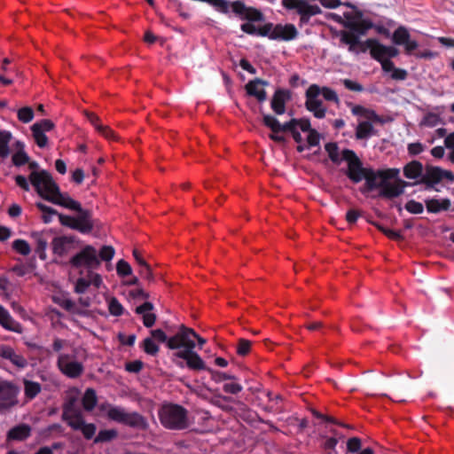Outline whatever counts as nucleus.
Here are the masks:
<instances>
[{
  "mask_svg": "<svg viewBox=\"0 0 454 454\" xmlns=\"http://www.w3.org/2000/svg\"><path fill=\"white\" fill-rule=\"evenodd\" d=\"M343 159L348 164L345 175L354 184L360 183L363 179L365 183L361 188L362 193H366L378 189L376 183L389 182V180L397 178L399 175L398 168H387L374 170L372 168H364L362 160L356 153L350 149H344Z\"/></svg>",
  "mask_w": 454,
  "mask_h": 454,
  "instance_id": "1",
  "label": "nucleus"
},
{
  "mask_svg": "<svg viewBox=\"0 0 454 454\" xmlns=\"http://www.w3.org/2000/svg\"><path fill=\"white\" fill-rule=\"evenodd\" d=\"M72 269L76 270L79 275L75 285L74 292L83 294L93 285L99 288L102 285L101 276L95 272L100 266V260L98 250L90 245L84 246L78 253L69 260Z\"/></svg>",
  "mask_w": 454,
  "mask_h": 454,
  "instance_id": "2",
  "label": "nucleus"
},
{
  "mask_svg": "<svg viewBox=\"0 0 454 454\" xmlns=\"http://www.w3.org/2000/svg\"><path fill=\"white\" fill-rule=\"evenodd\" d=\"M191 336H196V333L192 329L180 325L178 332L168 340V348L170 349H183L178 350L174 354L173 361L180 368L184 367L183 361H177L176 358L185 361V365L192 371L207 370L205 362L202 358L193 351L195 342L191 339Z\"/></svg>",
  "mask_w": 454,
  "mask_h": 454,
  "instance_id": "3",
  "label": "nucleus"
},
{
  "mask_svg": "<svg viewBox=\"0 0 454 454\" xmlns=\"http://www.w3.org/2000/svg\"><path fill=\"white\" fill-rule=\"evenodd\" d=\"M263 123L270 128L273 133L289 131L295 142L298 144L297 150L301 153L309 150L312 145V129L309 119H292L285 124L270 114L263 115Z\"/></svg>",
  "mask_w": 454,
  "mask_h": 454,
  "instance_id": "4",
  "label": "nucleus"
},
{
  "mask_svg": "<svg viewBox=\"0 0 454 454\" xmlns=\"http://www.w3.org/2000/svg\"><path fill=\"white\" fill-rule=\"evenodd\" d=\"M336 424L337 421L332 416L314 406V428L317 427L318 432L319 447L326 454H331L332 451H334L338 443V439L336 438L337 432L333 428Z\"/></svg>",
  "mask_w": 454,
  "mask_h": 454,
  "instance_id": "5",
  "label": "nucleus"
},
{
  "mask_svg": "<svg viewBox=\"0 0 454 454\" xmlns=\"http://www.w3.org/2000/svg\"><path fill=\"white\" fill-rule=\"evenodd\" d=\"M27 163L28 168L31 170L29 181L38 195L48 201L49 198H56L61 192L51 174L46 170H39V165L35 161Z\"/></svg>",
  "mask_w": 454,
  "mask_h": 454,
  "instance_id": "6",
  "label": "nucleus"
},
{
  "mask_svg": "<svg viewBox=\"0 0 454 454\" xmlns=\"http://www.w3.org/2000/svg\"><path fill=\"white\" fill-rule=\"evenodd\" d=\"M161 425L169 430H184L189 427L188 411L181 405L168 403L159 410Z\"/></svg>",
  "mask_w": 454,
  "mask_h": 454,
  "instance_id": "7",
  "label": "nucleus"
},
{
  "mask_svg": "<svg viewBox=\"0 0 454 454\" xmlns=\"http://www.w3.org/2000/svg\"><path fill=\"white\" fill-rule=\"evenodd\" d=\"M49 201L64 207L66 208L77 211L79 215L75 217V230L82 233H89L93 229L91 214L89 210L82 208L81 204L73 200L67 193L60 192L56 198H49Z\"/></svg>",
  "mask_w": 454,
  "mask_h": 454,
  "instance_id": "8",
  "label": "nucleus"
},
{
  "mask_svg": "<svg viewBox=\"0 0 454 454\" xmlns=\"http://www.w3.org/2000/svg\"><path fill=\"white\" fill-rule=\"evenodd\" d=\"M99 409L106 411L108 419L115 422L141 430L148 427L146 419L138 412H127L124 408L109 403H102Z\"/></svg>",
  "mask_w": 454,
  "mask_h": 454,
  "instance_id": "9",
  "label": "nucleus"
},
{
  "mask_svg": "<svg viewBox=\"0 0 454 454\" xmlns=\"http://www.w3.org/2000/svg\"><path fill=\"white\" fill-rule=\"evenodd\" d=\"M447 179L450 182H454V175L450 170L442 169L440 167L427 166L426 172L416 184H424L427 190L434 189V186L439 184L442 180Z\"/></svg>",
  "mask_w": 454,
  "mask_h": 454,
  "instance_id": "10",
  "label": "nucleus"
},
{
  "mask_svg": "<svg viewBox=\"0 0 454 454\" xmlns=\"http://www.w3.org/2000/svg\"><path fill=\"white\" fill-rule=\"evenodd\" d=\"M346 22L344 27L354 33L360 35H365L367 31L374 27V24L370 20H362L363 12L356 10L355 12H346L343 13Z\"/></svg>",
  "mask_w": 454,
  "mask_h": 454,
  "instance_id": "11",
  "label": "nucleus"
},
{
  "mask_svg": "<svg viewBox=\"0 0 454 454\" xmlns=\"http://www.w3.org/2000/svg\"><path fill=\"white\" fill-rule=\"evenodd\" d=\"M59 370L70 379L79 378L84 372V366L78 361L70 359L69 355L60 354L57 361Z\"/></svg>",
  "mask_w": 454,
  "mask_h": 454,
  "instance_id": "12",
  "label": "nucleus"
},
{
  "mask_svg": "<svg viewBox=\"0 0 454 454\" xmlns=\"http://www.w3.org/2000/svg\"><path fill=\"white\" fill-rule=\"evenodd\" d=\"M376 184L380 188L378 196L389 200L399 197L404 192L405 187L411 185L410 183L402 179H397L395 183L385 182L376 183Z\"/></svg>",
  "mask_w": 454,
  "mask_h": 454,
  "instance_id": "13",
  "label": "nucleus"
},
{
  "mask_svg": "<svg viewBox=\"0 0 454 454\" xmlns=\"http://www.w3.org/2000/svg\"><path fill=\"white\" fill-rule=\"evenodd\" d=\"M54 127V123L49 119L41 120L31 126L32 136L40 148L47 146L48 137L45 132L52 130Z\"/></svg>",
  "mask_w": 454,
  "mask_h": 454,
  "instance_id": "14",
  "label": "nucleus"
},
{
  "mask_svg": "<svg viewBox=\"0 0 454 454\" xmlns=\"http://www.w3.org/2000/svg\"><path fill=\"white\" fill-rule=\"evenodd\" d=\"M75 242L74 236L56 237L51 241L52 252L59 257L66 256L75 248Z\"/></svg>",
  "mask_w": 454,
  "mask_h": 454,
  "instance_id": "15",
  "label": "nucleus"
},
{
  "mask_svg": "<svg viewBox=\"0 0 454 454\" xmlns=\"http://www.w3.org/2000/svg\"><path fill=\"white\" fill-rule=\"evenodd\" d=\"M19 388L12 383L0 381V407L9 408L17 403Z\"/></svg>",
  "mask_w": 454,
  "mask_h": 454,
  "instance_id": "16",
  "label": "nucleus"
},
{
  "mask_svg": "<svg viewBox=\"0 0 454 454\" xmlns=\"http://www.w3.org/2000/svg\"><path fill=\"white\" fill-rule=\"evenodd\" d=\"M310 0H282V4L288 10H295L301 15V22H308L312 15Z\"/></svg>",
  "mask_w": 454,
  "mask_h": 454,
  "instance_id": "17",
  "label": "nucleus"
},
{
  "mask_svg": "<svg viewBox=\"0 0 454 454\" xmlns=\"http://www.w3.org/2000/svg\"><path fill=\"white\" fill-rule=\"evenodd\" d=\"M232 12L241 16L249 21H262L264 20L263 14L257 9L253 7H247L241 1H235L231 4Z\"/></svg>",
  "mask_w": 454,
  "mask_h": 454,
  "instance_id": "18",
  "label": "nucleus"
},
{
  "mask_svg": "<svg viewBox=\"0 0 454 454\" xmlns=\"http://www.w3.org/2000/svg\"><path fill=\"white\" fill-rule=\"evenodd\" d=\"M364 47L361 49V51L365 52L368 49L372 59L378 62L387 59L386 58V45L380 43L377 39L369 38L364 42Z\"/></svg>",
  "mask_w": 454,
  "mask_h": 454,
  "instance_id": "19",
  "label": "nucleus"
},
{
  "mask_svg": "<svg viewBox=\"0 0 454 454\" xmlns=\"http://www.w3.org/2000/svg\"><path fill=\"white\" fill-rule=\"evenodd\" d=\"M268 85V82L256 78L246 84V90L248 95L255 97L258 101L262 102L266 99L267 94L264 87Z\"/></svg>",
  "mask_w": 454,
  "mask_h": 454,
  "instance_id": "20",
  "label": "nucleus"
},
{
  "mask_svg": "<svg viewBox=\"0 0 454 454\" xmlns=\"http://www.w3.org/2000/svg\"><path fill=\"white\" fill-rule=\"evenodd\" d=\"M297 35V30L292 24L281 25L278 24L274 27L273 35H271L272 40H284L289 41L295 38Z\"/></svg>",
  "mask_w": 454,
  "mask_h": 454,
  "instance_id": "21",
  "label": "nucleus"
},
{
  "mask_svg": "<svg viewBox=\"0 0 454 454\" xmlns=\"http://www.w3.org/2000/svg\"><path fill=\"white\" fill-rule=\"evenodd\" d=\"M290 99V94L286 90H277L271 98L270 106L277 114L286 112V102Z\"/></svg>",
  "mask_w": 454,
  "mask_h": 454,
  "instance_id": "22",
  "label": "nucleus"
},
{
  "mask_svg": "<svg viewBox=\"0 0 454 454\" xmlns=\"http://www.w3.org/2000/svg\"><path fill=\"white\" fill-rule=\"evenodd\" d=\"M154 306L150 301H145L142 305L136 308L135 311L137 314L141 315L143 317V324L145 327H152L157 319V317L152 311L153 310Z\"/></svg>",
  "mask_w": 454,
  "mask_h": 454,
  "instance_id": "23",
  "label": "nucleus"
},
{
  "mask_svg": "<svg viewBox=\"0 0 454 454\" xmlns=\"http://www.w3.org/2000/svg\"><path fill=\"white\" fill-rule=\"evenodd\" d=\"M0 356L10 360L15 366L24 368L27 366V359L20 354H17L12 348L5 345L0 346Z\"/></svg>",
  "mask_w": 454,
  "mask_h": 454,
  "instance_id": "24",
  "label": "nucleus"
},
{
  "mask_svg": "<svg viewBox=\"0 0 454 454\" xmlns=\"http://www.w3.org/2000/svg\"><path fill=\"white\" fill-rule=\"evenodd\" d=\"M425 205L428 213L438 214L442 211H448L450 208L451 202L448 198L442 200L432 198L427 199Z\"/></svg>",
  "mask_w": 454,
  "mask_h": 454,
  "instance_id": "25",
  "label": "nucleus"
},
{
  "mask_svg": "<svg viewBox=\"0 0 454 454\" xmlns=\"http://www.w3.org/2000/svg\"><path fill=\"white\" fill-rule=\"evenodd\" d=\"M340 43L348 45V51L352 52L356 51V46H359L360 50L364 47V42L360 41L358 35L349 29L340 32Z\"/></svg>",
  "mask_w": 454,
  "mask_h": 454,
  "instance_id": "26",
  "label": "nucleus"
},
{
  "mask_svg": "<svg viewBox=\"0 0 454 454\" xmlns=\"http://www.w3.org/2000/svg\"><path fill=\"white\" fill-rule=\"evenodd\" d=\"M348 106L351 107V113L354 115L363 116L374 122H383L381 117L374 110L365 108L360 105H353L352 103H348Z\"/></svg>",
  "mask_w": 454,
  "mask_h": 454,
  "instance_id": "27",
  "label": "nucleus"
},
{
  "mask_svg": "<svg viewBox=\"0 0 454 454\" xmlns=\"http://www.w3.org/2000/svg\"><path fill=\"white\" fill-rule=\"evenodd\" d=\"M423 175V165L418 160H412L403 167V176L406 178L416 179Z\"/></svg>",
  "mask_w": 454,
  "mask_h": 454,
  "instance_id": "28",
  "label": "nucleus"
},
{
  "mask_svg": "<svg viewBox=\"0 0 454 454\" xmlns=\"http://www.w3.org/2000/svg\"><path fill=\"white\" fill-rule=\"evenodd\" d=\"M31 428L28 425L22 424L12 428L7 434L8 439L23 441L30 435Z\"/></svg>",
  "mask_w": 454,
  "mask_h": 454,
  "instance_id": "29",
  "label": "nucleus"
},
{
  "mask_svg": "<svg viewBox=\"0 0 454 454\" xmlns=\"http://www.w3.org/2000/svg\"><path fill=\"white\" fill-rule=\"evenodd\" d=\"M325 149L333 163L340 165L342 160H345L343 159V151L340 154L339 146L336 143L330 142L325 144Z\"/></svg>",
  "mask_w": 454,
  "mask_h": 454,
  "instance_id": "30",
  "label": "nucleus"
},
{
  "mask_svg": "<svg viewBox=\"0 0 454 454\" xmlns=\"http://www.w3.org/2000/svg\"><path fill=\"white\" fill-rule=\"evenodd\" d=\"M373 126L370 121H361L356 129V138L358 140L367 139L373 134Z\"/></svg>",
  "mask_w": 454,
  "mask_h": 454,
  "instance_id": "31",
  "label": "nucleus"
},
{
  "mask_svg": "<svg viewBox=\"0 0 454 454\" xmlns=\"http://www.w3.org/2000/svg\"><path fill=\"white\" fill-rule=\"evenodd\" d=\"M98 402L96 391L93 388H87L82 396V403L85 411H90L94 409Z\"/></svg>",
  "mask_w": 454,
  "mask_h": 454,
  "instance_id": "32",
  "label": "nucleus"
},
{
  "mask_svg": "<svg viewBox=\"0 0 454 454\" xmlns=\"http://www.w3.org/2000/svg\"><path fill=\"white\" fill-rule=\"evenodd\" d=\"M411 35L408 29L403 26H400L394 31L392 35V42L395 45H403L405 43H407Z\"/></svg>",
  "mask_w": 454,
  "mask_h": 454,
  "instance_id": "33",
  "label": "nucleus"
},
{
  "mask_svg": "<svg viewBox=\"0 0 454 454\" xmlns=\"http://www.w3.org/2000/svg\"><path fill=\"white\" fill-rule=\"evenodd\" d=\"M0 325L5 329L18 331L19 325L12 318L7 310L0 305Z\"/></svg>",
  "mask_w": 454,
  "mask_h": 454,
  "instance_id": "34",
  "label": "nucleus"
},
{
  "mask_svg": "<svg viewBox=\"0 0 454 454\" xmlns=\"http://www.w3.org/2000/svg\"><path fill=\"white\" fill-rule=\"evenodd\" d=\"M320 94V87L314 84V117L323 118L325 117L326 108L323 106V103L317 97Z\"/></svg>",
  "mask_w": 454,
  "mask_h": 454,
  "instance_id": "35",
  "label": "nucleus"
},
{
  "mask_svg": "<svg viewBox=\"0 0 454 454\" xmlns=\"http://www.w3.org/2000/svg\"><path fill=\"white\" fill-rule=\"evenodd\" d=\"M11 139V132L0 130V156L2 158H6L9 155V143Z\"/></svg>",
  "mask_w": 454,
  "mask_h": 454,
  "instance_id": "36",
  "label": "nucleus"
},
{
  "mask_svg": "<svg viewBox=\"0 0 454 454\" xmlns=\"http://www.w3.org/2000/svg\"><path fill=\"white\" fill-rule=\"evenodd\" d=\"M24 391L27 398L33 399L41 392V385L28 380H24Z\"/></svg>",
  "mask_w": 454,
  "mask_h": 454,
  "instance_id": "37",
  "label": "nucleus"
},
{
  "mask_svg": "<svg viewBox=\"0 0 454 454\" xmlns=\"http://www.w3.org/2000/svg\"><path fill=\"white\" fill-rule=\"evenodd\" d=\"M35 206L39 210L43 212L42 219L45 223H49L50 222H51L52 215H59L57 210L49 206L44 205L42 202H37Z\"/></svg>",
  "mask_w": 454,
  "mask_h": 454,
  "instance_id": "38",
  "label": "nucleus"
},
{
  "mask_svg": "<svg viewBox=\"0 0 454 454\" xmlns=\"http://www.w3.org/2000/svg\"><path fill=\"white\" fill-rule=\"evenodd\" d=\"M63 420L67 421V424L74 430H81L82 427L85 423L82 416V411L69 417L63 418Z\"/></svg>",
  "mask_w": 454,
  "mask_h": 454,
  "instance_id": "39",
  "label": "nucleus"
},
{
  "mask_svg": "<svg viewBox=\"0 0 454 454\" xmlns=\"http://www.w3.org/2000/svg\"><path fill=\"white\" fill-rule=\"evenodd\" d=\"M76 399L74 397L69 398L63 406L62 419L81 412V411L75 407Z\"/></svg>",
  "mask_w": 454,
  "mask_h": 454,
  "instance_id": "40",
  "label": "nucleus"
},
{
  "mask_svg": "<svg viewBox=\"0 0 454 454\" xmlns=\"http://www.w3.org/2000/svg\"><path fill=\"white\" fill-rule=\"evenodd\" d=\"M35 240H36V247H35V253L38 254L41 260L46 259V247H47V242L46 240L42 237L41 234H35L34 235Z\"/></svg>",
  "mask_w": 454,
  "mask_h": 454,
  "instance_id": "41",
  "label": "nucleus"
},
{
  "mask_svg": "<svg viewBox=\"0 0 454 454\" xmlns=\"http://www.w3.org/2000/svg\"><path fill=\"white\" fill-rule=\"evenodd\" d=\"M117 431L114 429L110 430H101L96 436L94 442H109L117 437Z\"/></svg>",
  "mask_w": 454,
  "mask_h": 454,
  "instance_id": "42",
  "label": "nucleus"
},
{
  "mask_svg": "<svg viewBox=\"0 0 454 454\" xmlns=\"http://www.w3.org/2000/svg\"><path fill=\"white\" fill-rule=\"evenodd\" d=\"M12 248L22 255H28L31 252L29 244L23 239H16L12 243Z\"/></svg>",
  "mask_w": 454,
  "mask_h": 454,
  "instance_id": "43",
  "label": "nucleus"
},
{
  "mask_svg": "<svg viewBox=\"0 0 454 454\" xmlns=\"http://www.w3.org/2000/svg\"><path fill=\"white\" fill-rule=\"evenodd\" d=\"M34 115V110L30 106H24L18 111V119L24 123L31 121Z\"/></svg>",
  "mask_w": 454,
  "mask_h": 454,
  "instance_id": "44",
  "label": "nucleus"
},
{
  "mask_svg": "<svg viewBox=\"0 0 454 454\" xmlns=\"http://www.w3.org/2000/svg\"><path fill=\"white\" fill-rule=\"evenodd\" d=\"M143 349L146 354L155 356L159 352V346L153 338H145L143 341Z\"/></svg>",
  "mask_w": 454,
  "mask_h": 454,
  "instance_id": "45",
  "label": "nucleus"
},
{
  "mask_svg": "<svg viewBox=\"0 0 454 454\" xmlns=\"http://www.w3.org/2000/svg\"><path fill=\"white\" fill-rule=\"evenodd\" d=\"M404 208L411 214L419 215L423 213L424 206L422 203L414 200H410L406 202Z\"/></svg>",
  "mask_w": 454,
  "mask_h": 454,
  "instance_id": "46",
  "label": "nucleus"
},
{
  "mask_svg": "<svg viewBox=\"0 0 454 454\" xmlns=\"http://www.w3.org/2000/svg\"><path fill=\"white\" fill-rule=\"evenodd\" d=\"M114 248L112 246H103L99 252H98V255L100 262H110L114 258Z\"/></svg>",
  "mask_w": 454,
  "mask_h": 454,
  "instance_id": "47",
  "label": "nucleus"
},
{
  "mask_svg": "<svg viewBox=\"0 0 454 454\" xmlns=\"http://www.w3.org/2000/svg\"><path fill=\"white\" fill-rule=\"evenodd\" d=\"M108 309L113 316H121L123 312V307L115 297L110 298L108 301Z\"/></svg>",
  "mask_w": 454,
  "mask_h": 454,
  "instance_id": "48",
  "label": "nucleus"
},
{
  "mask_svg": "<svg viewBox=\"0 0 454 454\" xmlns=\"http://www.w3.org/2000/svg\"><path fill=\"white\" fill-rule=\"evenodd\" d=\"M209 373L211 374L212 380L215 382H221L223 380H236L237 378L234 375L228 374L225 372H217L212 369H207Z\"/></svg>",
  "mask_w": 454,
  "mask_h": 454,
  "instance_id": "49",
  "label": "nucleus"
},
{
  "mask_svg": "<svg viewBox=\"0 0 454 454\" xmlns=\"http://www.w3.org/2000/svg\"><path fill=\"white\" fill-rule=\"evenodd\" d=\"M116 270L118 275L121 277H126L132 274V269L130 265L123 259L117 262Z\"/></svg>",
  "mask_w": 454,
  "mask_h": 454,
  "instance_id": "50",
  "label": "nucleus"
},
{
  "mask_svg": "<svg viewBox=\"0 0 454 454\" xmlns=\"http://www.w3.org/2000/svg\"><path fill=\"white\" fill-rule=\"evenodd\" d=\"M251 341L246 339H239L237 346V353L241 356H247L251 348Z\"/></svg>",
  "mask_w": 454,
  "mask_h": 454,
  "instance_id": "51",
  "label": "nucleus"
},
{
  "mask_svg": "<svg viewBox=\"0 0 454 454\" xmlns=\"http://www.w3.org/2000/svg\"><path fill=\"white\" fill-rule=\"evenodd\" d=\"M29 161L28 155L24 150H20L12 156V162L15 166H22Z\"/></svg>",
  "mask_w": 454,
  "mask_h": 454,
  "instance_id": "52",
  "label": "nucleus"
},
{
  "mask_svg": "<svg viewBox=\"0 0 454 454\" xmlns=\"http://www.w3.org/2000/svg\"><path fill=\"white\" fill-rule=\"evenodd\" d=\"M319 95H322L323 98L327 100V101H333V102H335V103H338L339 102V98H338V96L336 94V92L332 90V89H329V88H326V87H324V88H320V94Z\"/></svg>",
  "mask_w": 454,
  "mask_h": 454,
  "instance_id": "53",
  "label": "nucleus"
},
{
  "mask_svg": "<svg viewBox=\"0 0 454 454\" xmlns=\"http://www.w3.org/2000/svg\"><path fill=\"white\" fill-rule=\"evenodd\" d=\"M362 446L361 440L358 437L349 438L347 442V450L348 452L356 453Z\"/></svg>",
  "mask_w": 454,
  "mask_h": 454,
  "instance_id": "54",
  "label": "nucleus"
},
{
  "mask_svg": "<svg viewBox=\"0 0 454 454\" xmlns=\"http://www.w3.org/2000/svg\"><path fill=\"white\" fill-rule=\"evenodd\" d=\"M223 389L225 393L237 395L242 391L243 387L237 382H230V383H225L223 386Z\"/></svg>",
  "mask_w": 454,
  "mask_h": 454,
  "instance_id": "55",
  "label": "nucleus"
},
{
  "mask_svg": "<svg viewBox=\"0 0 454 454\" xmlns=\"http://www.w3.org/2000/svg\"><path fill=\"white\" fill-rule=\"evenodd\" d=\"M139 274L142 278L148 280L149 283H152L154 281V276H153L152 268L150 267V265L148 263L141 267V269L139 270Z\"/></svg>",
  "mask_w": 454,
  "mask_h": 454,
  "instance_id": "56",
  "label": "nucleus"
},
{
  "mask_svg": "<svg viewBox=\"0 0 454 454\" xmlns=\"http://www.w3.org/2000/svg\"><path fill=\"white\" fill-rule=\"evenodd\" d=\"M343 85L346 89L352 90V91H357L361 92L364 90V87L362 84L358 83L357 82L349 80V79H344L343 80Z\"/></svg>",
  "mask_w": 454,
  "mask_h": 454,
  "instance_id": "57",
  "label": "nucleus"
},
{
  "mask_svg": "<svg viewBox=\"0 0 454 454\" xmlns=\"http://www.w3.org/2000/svg\"><path fill=\"white\" fill-rule=\"evenodd\" d=\"M58 216H59V222L62 225L67 226L73 230H75V227H76L74 224L75 217H72V216L66 215L63 214H59Z\"/></svg>",
  "mask_w": 454,
  "mask_h": 454,
  "instance_id": "58",
  "label": "nucleus"
},
{
  "mask_svg": "<svg viewBox=\"0 0 454 454\" xmlns=\"http://www.w3.org/2000/svg\"><path fill=\"white\" fill-rule=\"evenodd\" d=\"M84 114L98 131L99 129H102L103 124L100 122V119L97 114L88 111H84Z\"/></svg>",
  "mask_w": 454,
  "mask_h": 454,
  "instance_id": "59",
  "label": "nucleus"
},
{
  "mask_svg": "<svg viewBox=\"0 0 454 454\" xmlns=\"http://www.w3.org/2000/svg\"><path fill=\"white\" fill-rule=\"evenodd\" d=\"M143 368V363L140 360L129 362L125 365V369L129 372H139Z\"/></svg>",
  "mask_w": 454,
  "mask_h": 454,
  "instance_id": "60",
  "label": "nucleus"
},
{
  "mask_svg": "<svg viewBox=\"0 0 454 454\" xmlns=\"http://www.w3.org/2000/svg\"><path fill=\"white\" fill-rule=\"evenodd\" d=\"M274 27L272 23H267L262 27L258 28V35L262 36H268L271 39V35H273Z\"/></svg>",
  "mask_w": 454,
  "mask_h": 454,
  "instance_id": "61",
  "label": "nucleus"
},
{
  "mask_svg": "<svg viewBox=\"0 0 454 454\" xmlns=\"http://www.w3.org/2000/svg\"><path fill=\"white\" fill-rule=\"evenodd\" d=\"M81 431L86 439H90L95 434L96 427L94 424L84 423V425L81 428Z\"/></svg>",
  "mask_w": 454,
  "mask_h": 454,
  "instance_id": "62",
  "label": "nucleus"
},
{
  "mask_svg": "<svg viewBox=\"0 0 454 454\" xmlns=\"http://www.w3.org/2000/svg\"><path fill=\"white\" fill-rule=\"evenodd\" d=\"M391 73V78L395 81H404L408 76L407 71L402 68L395 67Z\"/></svg>",
  "mask_w": 454,
  "mask_h": 454,
  "instance_id": "63",
  "label": "nucleus"
},
{
  "mask_svg": "<svg viewBox=\"0 0 454 454\" xmlns=\"http://www.w3.org/2000/svg\"><path fill=\"white\" fill-rule=\"evenodd\" d=\"M424 151V145L419 143H411L408 145V153L411 155H418Z\"/></svg>",
  "mask_w": 454,
  "mask_h": 454,
  "instance_id": "64",
  "label": "nucleus"
}]
</instances>
